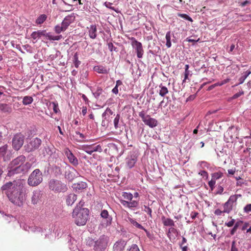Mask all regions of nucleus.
Returning <instances> with one entry per match:
<instances>
[{
    "mask_svg": "<svg viewBox=\"0 0 251 251\" xmlns=\"http://www.w3.org/2000/svg\"><path fill=\"white\" fill-rule=\"evenodd\" d=\"M165 38L166 40V46L167 48H170L172 46V43L171 41V33L170 31H169L166 33Z\"/></svg>",
    "mask_w": 251,
    "mask_h": 251,
    "instance_id": "4c0bfd02",
    "label": "nucleus"
},
{
    "mask_svg": "<svg viewBox=\"0 0 251 251\" xmlns=\"http://www.w3.org/2000/svg\"><path fill=\"white\" fill-rule=\"evenodd\" d=\"M235 222V220L234 219H232L231 220H230V221H229L228 222H226L225 225V226L229 227L232 226L234 225Z\"/></svg>",
    "mask_w": 251,
    "mask_h": 251,
    "instance_id": "e2e57ef3",
    "label": "nucleus"
},
{
    "mask_svg": "<svg viewBox=\"0 0 251 251\" xmlns=\"http://www.w3.org/2000/svg\"><path fill=\"white\" fill-rule=\"evenodd\" d=\"M224 175V173L221 171L214 173L211 174L212 178L216 180L221 178Z\"/></svg>",
    "mask_w": 251,
    "mask_h": 251,
    "instance_id": "79ce46f5",
    "label": "nucleus"
},
{
    "mask_svg": "<svg viewBox=\"0 0 251 251\" xmlns=\"http://www.w3.org/2000/svg\"><path fill=\"white\" fill-rule=\"evenodd\" d=\"M52 171L53 175L56 177L61 176L62 174V171L61 167L56 165L52 166Z\"/></svg>",
    "mask_w": 251,
    "mask_h": 251,
    "instance_id": "7c9ffc66",
    "label": "nucleus"
},
{
    "mask_svg": "<svg viewBox=\"0 0 251 251\" xmlns=\"http://www.w3.org/2000/svg\"><path fill=\"white\" fill-rule=\"evenodd\" d=\"M47 16L46 14H41L36 19L35 23L39 25H41L47 20Z\"/></svg>",
    "mask_w": 251,
    "mask_h": 251,
    "instance_id": "e433bc0d",
    "label": "nucleus"
},
{
    "mask_svg": "<svg viewBox=\"0 0 251 251\" xmlns=\"http://www.w3.org/2000/svg\"><path fill=\"white\" fill-rule=\"evenodd\" d=\"M244 211L248 214L251 213V204H247L244 208Z\"/></svg>",
    "mask_w": 251,
    "mask_h": 251,
    "instance_id": "052dcab7",
    "label": "nucleus"
},
{
    "mask_svg": "<svg viewBox=\"0 0 251 251\" xmlns=\"http://www.w3.org/2000/svg\"><path fill=\"white\" fill-rule=\"evenodd\" d=\"M25 159V157L21 155L10 162L7 167V176H11L15 174L27 173L31 169L32 164L29 162L24 163Z\"/></svg>",
    "mask_w": 251,
    "mask_h": 251,
    "instance_id": "f03ea898",
    "label": "nucleus"
},
{
    "mask_svg": "<svg viewBox=\"0 0 251 251\" xmlns=\"http://www.w3.org/2000/svg\"><path fill=\"white\" fill-rule=\"evenodd\" d=\"M88 34L90 38L94 39L97 36V28L96 25H92L89 27H87Z\"/></svg>",
    "mask_w": 251,
    "mask_h": 251,
    "instance_id": "4be33fe9",
    "label": "nucleus"
},
{
    "mask_svg": "<svg viewBox=\"0 0 251 251\" xmlns=\"http://www.w3.org/2000/svg\"><path fill=\"white\" fill-rule=\"evenodd\" d=\"M95 71L99 74H106L108 71L105 67L102 66H97L94 67Z\"/></svg>",
    "mask_w": 251,
    "mask_h": 251,
    "instance_id": "c9c22d12",
    "label": "nucleus"
},
{
    "mask_svg": "<svg viewBox=\"0 0 251 251\" xmlns=\"http://www.w3.org/2000/svg\"><path fill=\"white\" fill-rule=\"evenodd\" d=\"M66 30V28L62 25V24L61 25H57L54 27V31L57 34H59Z\"/></svg>",
    "mask_w": 251,
    "mask_h": 251,
    "instance_id": "37998d69",
    "label": "nucleus"
},
{
    "mask_svg": "<svg viewBox=\"0 0 251 251\" xmlns=\"http://www.w3.org/2000/svg\"><path fill=\"white\" fill-rule=\"evenodd\" d=\"M45 30H39L36 31H33L31 34V38L34 40L33 43H36L37 41L41 37L44 36L45 35Z\"/></svg>",
    "mask_w": 251,
    "mask_h": 251,
    "instance_id": "412c9836",
    "label": "nucleus"
},
{
    "mask_svg": "<svg viewBox=\"0 0 251 251\" xmlns=\"http://www.w3.org/2000/svg\"><path fill=\"white\" fill-rule=\"evenodd\" d=\"M149 48H151L149 52L154 55H157L160 52V48L159 46H156L154 44L153 47L151 45L149 46Z\"/></svg>",
    "mask_w": 251,
    "mask_h": 251,
    "instance_id": "c85d7f7f",
    "label": "nucleus"
},
{
    "mask_svg": "<svg viewBox=\"0 0 251 251\" xmlns=\"http://www.w3.org/2000/svg\"><path fill=\"white\" fill-rule=\"evenodd\" d=\"M89 210L86 208H81L77 205L74 209L72 217L74 219L75 224L78 226L85 225L88 219Z\"/></svg>",
    "mask_w": 251,
    "mask_h": 251,
    "instance_id": "7ed1b4c3",
    "label": "nucleus"
},
{
    "mask_svg": "<svg viewBox=\"0 0 251 251\" xmlns=\"http://www.w3.org/2000/svg\"><path fill=\"white\" fill-rule=\"evenodd\" d=\"M73 63L76 68H78L80 64V61L78 60V56L77 52L75 53L73 57Z\"/></svg>",
    "mask_w": 251,
    "mask_h": 251,
    "instance_id": "a18cd8bd",
    "label": "nucleus"
},
{
    "mask_svg": "<svg viewBox=\"0 0 251 251\" xmlns=\"http://www.w3.org/2000/svg\"><path fill=\"white\" fill-rule=\"evenodd\" d=\"M161 220L164 226H175L174 221L170 218H166L165 217L163 216L161 218Z\"/></svg>",
    "mask_w": 251,
    "mask_h": 251,
    "instance_id": "cd10ccee",
    "label": "nucleus"
},
{
    "mask_svg": "<svg viewBox=\"0 0 251 251\" xmlns=\"http://www.w3.org/2000/svg\"><path fill=\"white\" fill-rule=\"evenodd\" d=\"M230 80V79L229 78H226V79H225L222 81H221V82H218L215 84H214V86H222L224 84H225L226 83H227V82H228Z\"/></svg>",
    "mask_w": 251,
    "mask_h": 251,
    "instance_id": "6e6d98bb",
    "label": "nucleus"
},
{
    "mask_svg": "<svg viewBox=\"0 0 251 251\" xmlns=\"http://www.w3.org/2000/svg\"><path fill=\"white\" fill-rule=\"evenodd\" d=\"M52 104L53 105V109L54 112L56 113H57L58 110H59V109L58 108V103L55 102H52Z\"/></svg>",
    "mask_w": 251,
    "mask_h": 251,
    "instance_id": "338daca9",
    "label": "nucleus"
},
{
    "mask_svg": "<svg viewBox=\"0 0 251 251\" xmlns=\"http://www.w3.org/2000/svg\"><path fill=\"white\" fill-rule=\"evenodd\" d=\"M64 153L68 159L69 162L73 165L76 166L78 164L77 158L68 148H65L64 150Z\"/></svg>",
    "mask_w": 251,
    "mask_h": 251,
    "instance_id": "dca6fc26",
    "label": "nucleus"
},
{
    "mask_svg": "<svg viewBox=\"0 0 251 251\" xmlns=\"http://www.w3.org/2000/svg\"><path fill=\"white\" fill-rule=\"evenodd\" d=\"M177 232V229L176 228H175L173 226H171V227L169 228L168 232V236H169V235L170 233H174L176 234Z\"/></svg>",
    "mask_w": 251,
    "mask_h": 251,
    "instance_id": "0e129e2a",
    "label": "nucleus"
},
{
    "mask_svg": "<svg viewBox=\"0 0 251 251\" xmlns=\"http://www.w3.org/2000/svg\"><path fill=\"white\" fill-rule=\"evenodd\" d=\"M0 189L12 203L19 206L23 205L25 191L21 180L6 182L1 187Z\"/></svg>",
    "mask_w": 251,
    "mask_h": 251,
    "instance_id": "f257e3e1",
    "label": "nucleus"
},
{
    "mask_svg": "<svg viewBox=\"0 0 251 251\" xmlns=\"http://www.w3.org/2000/svg\"><path fill=\"white\" fill-rule=\"evenodd\" d=\"M120 119V114H117L113 121L114 127L115 128V129H118L120 128V125L119 124Z\"/></svg>",
    "mask_w": 251,
    "mask_h": 251,
    "instance_id": "de8ad7c7",
    "label": "nucleus"
},
{
    "mask_svg": "<svg viewBox=\"0 0 251 251\" xmlns=\"http://www.w3.org/2000/svg\"><path fill=\"white\" fill-rule=\"evenodd\" d=\"M144 209H143L145 212L148 213L150 217H152L151 213H152V210L151 208H150L149 206L144 205Z\"/></svg>",
    "mask_w": 251,
    "mask_h": 251,
    "instance_id": "13d9d810",
    "label": "nucleus"
},
{
    "mask_svg": "<svg viewBox=\"0 0 251 251\" xmlns=\"http://www.w3.org/2000/svg\"><path fill=\"white\" fill-rule=\"evenodd\" d=\"M137 158V154L135 151H130L125 159L126 167L130 169L133 168Z\"/></svg>",
    "mask_w": 251,
    "mask_h": 251,
    "instance_id": "9b49d317",
    "label": "nucleus"
},
{
    "mask_svg": "<svg viewBox=\"0 0 251 251\" xmlns=\"http://www.w3.org/2000/svg\"><path fill=\"white\" fill-rule=\"evenodd\" d=\"M199 175L202 176L203 177H205V179H207L208 178V173L204 170L201 171L199 173Z\"/></svg>",
    "mask_w": 251,
    "mask_h": 251,
    "instance_id": "bf43d9fd",
    "label": "nucleus"
},
{
    "mask_svg": "<svg viewBox=\"0 0 251 251\" xmlns=\"http://www.w3.org/2000/svg\"><path fill=\"white\" fill-rule=\"evenodd\" d=\"M12 157V154L11 151L8 150V146L5 145L0 148V164L1 159H2L4 162H8Z\"/></svg>",
    "mask_w": 251,
    "mask_h": 251,
    "instance_id": "9d476101",
    "label": "nucleus"
},
{
    "mask_svg": "<svg viewBox=\"0 0 251 251\" xmlns=\"http://www.w3.org/2000/svg\"><path fill=\"white\" fill-rule=\"evenodd\" d=\"M44 34V37H45L46 39L53 41L54 35H53L51 32H47L46 30H45Z\"/></svg>",
    "mask_w": 251,
    "mask_h": 251,
    "instance_id": "3c124183",
    "label": "nucleus"
},
{
    "mask_svg": "<svg viewBox=\"0 0 251 251\" xmlns=\"http://www.w3.org/2000/svg\"><path fill=\"white\" fill-rule=\"evenodd\" d=\"M49 189L55 193H64L68 190V187L66 184L61 181L52 179L49 182Z\"/></svg>",
    "mask_w": 251,
    "mask_h": 251,
    "instance_id": "39448f33",
    "label": "nucleus"
},
{
    "mask_svg": "<svg viewBox=\"0 0 251 251\" xmlns=\"http://www.w3.org/2000/svg\"><path fill=\"white\" fill-rule=\"evenodd\" d=\"M215 184L216 180H215L213 178H212L211 180L208 182V185L210 188L211 191H213L214 190Z\"/></svg>",
    "mask_w": 251,
    "mask_h": 251,
    "instance_id": "4d7b16f0",
    "label": "nucleus"
},
{
    "mask_svg": "<svg viewBox=\"0 0 251 251\" xmlns=\"http://www.w3.org/2000/svg\"><path fill=\"white\" fill-rule=\"evenodd\" d=\"M43 181V174L39 169L34 170L29 176L27 183L30 186H37Z\"/></svg>",
    "mask_w": 251,
    "mask_h": 251,
    "instance_id": "20e7f679",
    "label": "nucleus"
},
{
    "mask_svg": "<svg viewBox=\"0 0 251 251\" xmlns=\"http://www.w3.org/2000/svg\"><path fill=\"white\" fill-rule=\"evenodd\" d=\"M107 46H108V48L109 50L111 52H112L113 51L117 52L118 51V49H117V48H116L115 46H114V45H113V43L112 42L108 43H107Z\"/></svg>",
    "mask_w": 251,
    "mask_h": 251,
    "instance_id": "864d4df0",
    "label": "nucleus"
},
{
    "mask_svg": "<svg viewBox=\"0 0 251 251\" xmlns=\"http://www.w3.org/2000/svg\"><path fill=\"white\" fill-rule=\"evenodd\" d=\"M129 40L131 41V45L137 54V57L138 58H142L144 51L142 43L138 41L134 37H131Z\"/></svg>",
    "mask_w": 251,
    "mask_h": 251,
    "instance_id": "1a4fd4ad",
    "label": "nucleus"
},
{
    "mask_svg": "<svg viewBox=\"0 0 251 251\" xmlns=\"http://www.w3.org/2000/svg\"><path fill=\"white\" fill-rule=\"evenodd\" d=\"M244 94V91L242 90H241L239 92L235 94L234 95H233L232 96V97L230 98H229V100H234V99H237L238 98H239L241 96L243 95Z\"/></svg>",
    "mask_w": 251,
    "mask_h": 251,
    "instance_id": "603ef678",
    "label": "nucleus"
},
{
    "mask_svg": "<svg viewBox=\"0 0 251 251\" xmlns=\"http://www.w3.org/2000/svg\"><path fill=\"white\" fill-rule=\"evenodd\" d=\"M128 251H140V250L137 245L133 244L130 246Z\"/></svg>",
    "mask_w": 251,
    "mask_h": 251,
    "instance_id": "680f3d73",
    "label": "nucleus"
},
{
    "mask_svg": "<svg viewBox=\"0 0 251 251\" xmlns=\"http://www.w3.org/2000/svg\"><path fill=\"white\" fill-rule=\"evenodd\" d=\"M42 144V140L38 137L32 138L29 139L24 148L27 152L33 151L39 148Z\"/></svg>",
    "mask_w": 251,
    "mask_h": 251,
    "instance_id": "0eeeda50",
    "label": "nucleus"
},
{
    "mask_svg": "<svg viewBox=\"0 0 251 251\" xmlns=\"http://www.w3.org/2000/svg\"><path fill=\"white\" fill-rule=\"evenodd\" d=\"M33 101V99L32 97L25 96L23 98V103L25 105H27L31 104Z\"/></svg>",
    "mask_w": 251,
    "mask_h": 251,
    "instance_id": "a19ab883",
    "label": "nucleus"
},
{
    "mask_svg": "<svg viewBox=\"0 0 251 251\" xmlns=\"http://www.w3.org/2000/svg\"><path fill=\"white\" fill-rule=\"evenodd\" d=\"M24 139V136L21 133L15 135L12 142L13 148L16 151L20 150L23 145Z\"/></svg>",
    "mask_w": 251,
    "mask_h": 251,
    "instance_id": "f8f14e48",
    "label": "nucleus"
},
{
    "mask_svg": "<svg viewBox=\"0 0 251 251\" xmlns=\"http://www.w3.org/2000/svg\"><path fill=\"white\" fill-rule=\"evenodd\" d=\"M122 197L124 199L129 201L132 200L133 198V196L131 193L126 192H124L122 193Z\"/></svg>",
    "mask_w": 251,
    "mask_h": 251,
    "instance_id": "49530a36",
    "label": "nucleus"
},
{
    "mask_svg": "<svg viewBox=\"0 0 251 251\" xmlns=\"http://www.w3.org/2000/svg\"><path fill=\"white\" fill-rule=\"evenodd\" d=\"M24 228L25 230H27L28 232H40L42 230L41 227L35 226H26Z\"/></svg>",
    "mask_w": 251,
    "mask_h": 251,
    "instance_id": "f704fd0d",
    "label": "nucleus"
},
{
    "mask_svg": "<svg viewBox=\"0 0 251 251\" xmlns=\"http://www.w3.org/2000/svg\"><path fill=\"white\" fill-rule=\"evenodd\" d=\"M120 201L121 203V204H123V206L128 208L129 204V201H126L122 199H120Z\"/></svg>",
    "mask_w": 251,
    "mask_h": 251,
    "instance_id": "69168bd1",
    "label": "nucleus"
},
{
    "mask_svg": "<svg viewBox=\"0 0 251 251\" xmlns=\"http://www.w3.org/2000/svg\"><path fill=\"white\" fill-rule=\"evenodd\" d=\"M113 114V112L109 108H107L105 111L102 113V117L104 120H107V116H110Z\"/></svg>",
    "mask_w": 251,
    "mask_h": 251,
    "instance_id": "c03bdc74",
    "label": "nucleus"
},
{
    "mask_svg": "<svg viewBox=\"0 0 251 251\" xmlns=\"http://www.w3.org/2000/svg\"><path fill=\"white\" fill-rule=\"evenodd\" d=\"M87 187V184L83 181L78 182L76 183H74L73 185V188L76 191L78 192L82 191L84 189Z\"/></svg>",
    "mask_w": 251,
    "mask_h": 251,
    "instance_id": "5701e85b",
    "label": "nucleus"
},
{
    "mask_svg": "<svg viewBox=\"0 0 251 251\" xmlns=\"http://www.w3.org/2000/svg\"><path fill=\"white\" fill-rule=\"evenodd\" d=\"M139 116L141 118L144 124L149 127L153 128L157 126V121L154 118H151L150 115H146L144 111L139 113Z\"/></svg>",
    "mask_w": 251,
    "mask_h": 251,
    "instance_id": "6e6552de",
    "label": "nucleus"
},
{
    "mask_svg": "<svg viewBox=\"0 0 251 251\" xmlns=\"http://www.w3.org/2000/svg\"><path fill=\"white\" fill-rule=\"evenodd\" d=\"M238 3L241 7H244L251 4V0H238Z\"/></svg>",
    "mask_w": 251,
    "mask_h": 251,
    "instance_id": "ea45409f",
    "label": "nucleus"
},
{
    "mask_svg": "<svg viewBox=\"0 0 251 251\" xmlns=\"http://www.w3.org/2000/svg\"><path fill=\"white\" fill-rule=\"evenodd\" d=\"M109 237L105 235H102L95 241L93 249L95 251H103L107 247Z\"/></svg>",
    "mask_w": 251,
    "mask_h": 251,
    "instance_id": "423d86ee",
    "label": "nucleus"
},
{
    "mask_svg": "<svg viewBox=\"0 0 251 251\" xmlns=\"http://www.w3.org/2000/svg\"><path fill=\"white\" fill-rule=\"evenodd\" d=\"M243 223V221L239 220L234 223L233 227L230 230V233L231 235H233L237 231V228Z\"/></svg>",
    "mask_w": 251,
    "mask_h": 251,
    "instance_id": "72a5a7b5",
    "label": "nucleus"
},
{
    "mask_svg": "<svg viewBox=\"0 0 251 251\" xmlns=\"http://www.w3.org/2000/svg\"><path fill=\"white\" fill-rule=\"evenodd\" d=\"M127 221L130 223L133 226L138 229H144V227L139 223H138L136 220L130 217H127Z\"/></svg>",
    "mask_w": 251,
    "mask_h": 251,
    "instance_id": "bb28decb",
    "label": "nucleus"
},
{
    "mask_svg": "<svg viewBox=\"0 0 251 251\" xmlns=\"http://www.w3.org/2000/svg\"><path fill=\"white\" fill-rule=\"evenodd\" d=\"M91 90L94 97L97 99L100 98L103 92L102 88L99 86H97L96 88L91 89Z\"/></svg>",
    "mask_w": 251,
    "mask_h": 251,
    "instance_id": "b1692460",
    "label": "nucleus"
},
{
    "mask_svg": "<svg viewBox=\"0 0 251 251\" xmlns=\"http://www.w3.org/2000/svg\"><path fill=\"white\" fill-rule=\"evenodd\" d=\"M12 111L11 107L7 104L0 103V112L10 113Z\"/></svg>",
    "mask_w": 251,
    "mask_h": 251,
    "instance_id": "c756f323",
    "label": "nucleus"
},
{
    "mask_svg": "<svg viewBox=\"0 0 251 251\" xmlns=\"http://www.w3.org/2000/svg\"><path fill=\"white\" fill-rule=\"evenodd\" d=\"M101 218L103 219V223L101 224L103 226L107 227L111 225L112 221V217L109 215L108 212L106 210H101L100 214Z\"/></svg>",
    "mask_w": 251,
    "mask_h": 251,
    "instance_id": "4468645a",
    "label": "nucleus"
},
{
    "mask_svg": "<svg viewBox=\"0 0 251 251\" xmlns=\"http://www.w3.org/2000/svg\"><path fill=\"white\" fill-rule=\"evenodd\" d=\"M81 150L90 155L94 152L98 151L100 152L102 151L101 146L100 145H96L95 144L84 145L81 146Z\"/></svg>",
    "mask_w": 251,
    "mask_h": 251,
    "instance_id": "ddd939ff",
    "label": "nucleus"
},
{
    "mask_svg": "<svg viewBox=\"0 0 251 251\" xmlns=\"http://www.w3.org/2000/svg\"><path fill=\"white\" fill-rule=\"evenodd\" d=\"M189 65L188 64H186L185 65V73H184V78L183 80V83L186 81V79L188 78V75L190 74V71H189Z\"/></svg>",
    "mask_w": 251,
    "mask_h": 251,
    "instance_id": "09e8293b",
    "label": "nucleus"
},
{
    "mask_svg": "<svg viewBox=\"0 0 251 251\" xmlns=\"http://www.w3.org/2000/svg\"><path fill=\"white\" fill-rule=\"evenodd\" d=\"M75 20V16L74 14L69 15L65 17L61 24L62 25L67 29L71 24L73 23Z\"/></svg>",
    "mask_w": 251,
    "mask_h": 251,
    "instance_id": "6ab92c4d",
    "label": "nucleus"
},
{
    "mask_svg": "<svg viewBox=\"0 0 251 251\" xmlns=\"http://www.w3.org/2000/svg\"><path fill=\"white\" fill-rule=\"evenodd\" d=\"M177 16L178 17L183 18L184 19H185L186 20H188L190 22L193 21L192 19L190 16H189L188 15H187L186 14L178 13Z\"/></svg>",
    "mask_w": 251,
    "mask_h": 251,
    "instance_id": "5fc2aeb1",
    "label": "nucleus"
},
{
    "mask_svg": "<svg viewBox=\"0 0 251 251\" xmlns=\"http://www.w3.org/2000/svg\"><path fill=\"white\" fill-rule=\"evenodd\" d=\"M198 165L200 166V168L201 169L207 168L210 171H213L214 169H212V167L211 166V165L207 162L205 161H201L198 162Z\"/></svg>",
    "mask_w": 251,
    "mask_h": 251,
    "instance_id": "2f4dec72",
    "label": "nucleus"
},
{
    "mask_svg": "<svg viewBox=\"0 0 251 251\" xmlns=\"http://www.w3.org/2000/svg\"><path fill=\"white\" fill-rule=\"evenodd\" d=\"M78 176V172L73 168H72L71 170L66 172L65 173V178L69 181L73 180L75 178L77 177Z\"/></svg>",
    "mask_w": 251,
    "mask_h": 251,
    "instance_id": "aec40b11",
    "label": "nucleus"
},
{
    "mask_svg": "<svg viewBox=\"0 0 251 251\" xmlns=\"http://www.w3.org/2000/svg\"><path fill=\"white\" fill-rule=\"evenodd\" d=\"M235 198L234 197H230L224 204V212L226 213H229L233 209L234 204H236Z\"/></svg>",
    "mask_w": 251,
    "mask_h": 251,
    "instance_id": "2eb2a0df",
    "label": "nucleus"
},
{
    "mask_svg": "<svg viewBox=\"0 0 251 251\" xmlns=\"http://www.w3.org/2000/svg\"><path fill=\"white\" fill-rule=\"evenodd\" d=\"M53 149H51L50 147L48 146L47 147H45L44 151L43 152V154L44 156L46 155H51L53 153Z\"/></svg>",
    "mask_w": 251,
    "mask_h": 251,
    "instance_id": "8fccbe9b",
    "label": "nucleus"
},
{
    "mask_svg": "<svg viewBox=\"0 0 251 251\" xmlns=\"http://www.w3.org/2000/svg\"><path fill=\"white\" fill-rule=\"evenodd\" d=\"M77 199V195L71 193L66 197V203L68 206L72 205Z\"/></svg>",
    "mask_w": 251,
    "mask_h": 251,
    "instance_id": "393cba45",
    "label": "nucleus"
},
{
    "mask_svg": "<svg viewBox=\"0 0 251 251\" xmlns=\"http://www.w3.org/2000/svg\"><path fill=\"white\" fill-rule=\"evenodd\" d=\"M235 241H233L231 245V248L230 251H238V249L235 246Z\"/></svg>",
    "mask_w": 251,
    "mask_h": 251,
    "instance_id": "774afa93",
    "label": "nucleus"
},
{
    "mask_svg": "<svg viewBox=\"0 0 251 251\" xmlns=\"http://www.w3.org/2000/svg\"><path fill=\"white\" fill-rule=\"evenodd\" d=\"M251 74V71L250 70H248L242 74V75L239 78L238 81L239 83L235 84L233 87L237 86L238 85L244 83L245 79L247 78V77Z\"/></svg>",
    "mask_w": 251,
    "mask_h": 251,
    "instance_id": "a878e982",
    "label": "nucleus"
},
{
    "mask_svg": "<svg viewBox=\"0 0 251 251\" xmlns=\"http://www.w3.org/2000/svg\"><path fill=\"white\" fill-rule=\"evenodd\" d=\"M42 198L41 191L39 190L33 191L32 193L31 201V203L35 205L41 202V199Z\"/></svg>",
    "mask_w": 251,
    "mask_h": 251,
    "instance_id": "f3484780",
    "label": "nucleus"
},
{
    "mask_svg": "<svg viewBox=\"0 0 251 251\" xmlns=\"http://www.w3.org/2000/svg\"><path fill=\"white\" fill-rule=\"evenodd\" d=\"M126 242L124 240H120L116 242L113 247V251H124Z\"/></svg>",
    "mask_w": 251,
    "mask_h": 251,
    "instance_id": "a211bd4d",
    "label": "nucleus"
},
{
    "mask_svg": "<svg viewBox=\"0 0 251 251\" xmlns=\"http://www.w3.org/2000/svg\"><path fill=\"white\" fill-rule=\"evenodd\" d=\"M159 94L161 97H164L169 93L168 88L166 86L163 85L162 84H160L159 85Z\"/></svg>",
    "mask_w": 251,
    "mask_h": 251,
    "instance_id": "473e14b6",
    "label": "nucleus"
},
{
    "mask_svg": "<svg viewBox=\"0 0 251 251\" xmlns=\"http://www.w3.org/2000/svg\"><path fill=\"white\" fill-rule=\"evenodd\" d=\"M139 202L137 201L130 200L129 201V204L128 208L130 209L133 210L137 208L139 206Z\"/></svg>",
    "mask_w": 251,
    "mask_h": 251,
    "instance_id": "58836bf2",
    "label": "nucleus"
}]
</instances>
